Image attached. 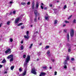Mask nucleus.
Segmentation results:
<instances>
[{
	"label": "nucleus",
	"instance_id": "nucleus-1",
	"mask_svg": "<svg viewBox=\"0 0 76 76\" xmlns=\"http://www.w3.org/2000/svg\"><path fill=\"white\" fill-rule=\"evenodd\" d=\"M31 60V57L29 56H27L25 61V63L24 64V67L25 68H27L28 66V63Z\"/></svg>",
	"mask_w": 76,
	"mask_h": 76
},
{
	"label": "nucleus",
	"instance_id": "nucleus-2",
	"mask_svg": "<svg viewBox=\"0 0 76 76\" xmlns=\"http://www.w3.org/2000/svg\"><path fill=\"white\" fill-rule=\"evenodd\" d=\"M34 13L35 15V18H34V21L35 22H37V16L38 15L39 16V13H38V12L37 10H35L34 11Z\"/></svg>",
	"mask_w": 76,
	"mask_h": 76
},
{
	"label": "nucleus",
	"instance_id": "nucleus-3",
	"mask_svg": "<svg viewBox=\"0 0 76 76\" xmlns=\"http://www.w3.org/2000/svg\"><path fill=\"white\" fill-rule=\"evenodd\" d=\"M36 71H37V69H35V68H33L31 69V73L33 74H34V75H37V72Z\"/></svg>",
	"mask_w": 76,
	"mask_h": 76
},
{
	"label": "nucleus",
	"instance_id": "nucleus-4",
	"mask_svg": "<svg viewBox=\"0 0 76 76\" xmlns=\"http://www.w3.org/2000/svg\"><path fill=\"white\" fill-rule=\"evenodd\" d=\"M67 62V60H65L63 63V64L64 65V69H67V66L66 65L68 64Z\"/></svg>",
	"mask_w": 76,
	"mask_h": 76
},
{
	"label": "nucleus",
	"instance_id": "nucleus-5",
	"mask_svg": "<svg viewBox=\"0 0 76 76\" xmlns=\"http://www.w3.org/2000/svg\"><path fill=\"white\" fill-rule=\"evenodd\" d=\"M70 34L71 37H73L74 35V30L73 29H71L70 30Z\"/></svg>",
	"mask_w": 76,
	"mask_h": 76
},
{
	"label": "nucleus",
	"instance_id": "nucleus-6",
	"mask_svg": "<svg viewBox=\"0 0 76 76\" xmlns=\"http://www.w3.org/2000/svg\"><path fill=\"white\" fill-rule=\"evenodd\" d=\"M26 71L25 70L22 74H20L19 76H24L26 75Z\"/></svg>",
	"mask_w": 76,
	"mask_h": 76
},
{
	"label": "nucleus",
	"instance_id": "nucleus-7",
	"mask_svg": "<svg viewBox=\"0 0 76 76\" xmlns=\"http://www.w3.org/2000/svg\"><path fill=\"white\" fill-rule=\"evenodd\" d=\"M19 20H20V18H16L15 20V24H17L19 22Z\"/></svg>",
	"mask_w": 76,
	"mask_h": 76
},
{
	"label": "nucleus",
	"instance_id": "nucleus-8",
	"mask_svg": "<svg viewBox=\"0 0 76 76\" xmlns=\"http://www.w3.org/2000/svg\"><path fill=\"white\" fill-rule=\"evenodd\" d=\"M46 74L47 73L45 72H41L40 73L39 76H45Z\"/></svg>",
	"mask_w": 76,
	"mask_h": 76
},
{
	"label": "nucleus",
	"instance_id": "nucleus-9",
	"mask_svg": "<svg viewBox=\"0 0 76 76\" xmlns=\"http://www.w3.org/2000/svg\"><path fill=\"white\" fill-rule=\"evenodd\" d=\"M8 53H11V49H8L7 50L5 51V53L6 54Z\"/></svg>",
	"mask_w": 76,
	"mask_h": 76
},
{
	"label": "nucleus",
	"instance_id": "nucleus-10",
	"mask_svg": "<svg viewBox=\"0 0 76 76\" xmlns=\"http://www.w3.org/2000/svg\"><path fill=\"white\" fill-rule=\"evenodd\" d=\"M7 58L8 59H9V58L11 59L13 58V55H10V56H9L7 57Z\"/></svg>",
	"mask_w": 76,
	"mask_h": 76
},
{
	"label": "nucleus",
	"instance_id": "nucleus-11",
	"mask_svg": "<svg viewBox=\"0 0 76 76\" xmlns=\"http://www.w3.org/2000/svg\"><path fill=\"white\" fill-rule=\"evenodd\" d=\"M45 18L46 20H49V16H48V15L45 16Z\"/></svg>",
	"mask_w": 76,
	"mask_h": 76
},
{
	"label": "nucleus",
	"instance_id": "nucleus-12",
	"mask_svg": "<svg viewBox=\"0 0 76 76\" xmlns=\"http://www.w3.org/2000/svg\"><path fill=\"white\" fill-rule=\"evenodd\" d=\"M24 37L25 39H29V36L28 35H24Z\"/></svg>",
	"mask_w": 76,
	"mask_h": 76
},
{
	"label": "nucleus",
	"instance_id": "nucleus-13",
	"mask_svg": "<svg viewBox=\"0 0 76 76\" xmlns=\"http://www.w3.org/2000/svg\"><path fill=\"white\" fill-rule=\"evenodd\" d=\"M50 48V46L47 45L45 46V50H47V49H48V48Z\"/></svg>",
	"mask_w": 76,
	"mask_h": 76
},
{
	"label": "nucleus",
	"instance_id": "nucleus-14",
	"mask_svg": "<svg viewBox=\"0 0 76 76\" xmlns=\"http://www.w3.org/2000/svg\"><path fill=\"white\" fill-rule=\"evenodd\" d=\"M23 23H20L18 24L17 26H21V25H23Z\"/></svg>",
	"mask_w": 76,
	"mask_h": 76
},
{
	"label": "nucleus",
	"instance_id": "nucleus-15",
	"mask_svg": "<svg viewBox=\"0 0 76 76\" xmlns=\"http://www.w3.org/2000/svg\"><path fill=\"white\" fill-rule=\"evenodd\" d=\"M58 21L57 20H55L54 21V23L55 25H56V24H57V22Z\"/></svg>",
	"mask_w": 76,
	"mask_h": 76
},
{
	"label": "nucleus",
	"instance_id": "nucleus-16",
	"mask_svg": "<svg viewBox=\"0 0 76 76\" xmlns=\"http://www.w3.org/2000/svg\"><path fill=\"white\" fill-rule=\"evenodd\" d=\"M19 71L20 72H22V68L21 67H20L19 68Z\"/></svg>",
	"mask_w": 76,
	"mask_h": 76
},
{
	"label": "nucleus",
	"instance_id": "nucleus-17",
	"mask_svg": "<svg viewBox=\"0 0 76 76\" xmlns=\"http://www.w3.org/2000/svg\"><path fill=\"white\" fill-rule=\"evenodd\" d=\"M20 48L21 50H22L23 49V45H21L20 47Z\"/></svg>",
	"mask_w": 76,
	"mask_h": 76
},
{
	"label": "nucleus",
	"instance_id": "nucleus-18",
	"mask_svg": "<svg viewBox=\"0 0 76 76\" xmlns=\"http://www.w3.org/2000/svg\"><path fill=\"white\" fill-rule=\"evenodd\" d=\"M66 60H67H67H69V56H67L66 58Z\"/></svg>",
	"mask_w": 76,
	"mask_h": 76
},
{
	"label": "nucleus",
	"instance_id": "nucleus-19",
	"mask_svg": "<svg viewBox=\"0 0 76 76\" xmlns=\"http://www.w3.org/2000/svg\"><path fill=\"white\" fill-rule=\"evenodd\" d=\"M32 46H33V44H31L30 45V46L29 47V48L31 49L32 48Z\"/></svg>",
	"mask_w": 76,
	"mask_h": 76
},
{
	"label": "nucleus",
	"instance_id": "nucleus-20",
	"mask_svg": "<svg viewBox=\"0 0 76 76\" xmlns=\"http://www.w3.org/2000/svg\"><path fill=\"white\" fill-rule=\"evenodd\" d=\"M14 66H12L10 68L12 70H13V69H14Z\"/></svg>",
	"mask_w": 76,
	"mask_h": 76
},
{
	"label": "nucleus",
	"instance_id": "nucleus-21",
	"mask_svg": "<svg viewBox=\"0 0 76 76\" xmlns=\"http://www.w3.org/2000/svg\"><path fill=\"white\" fill-rule=\"evenodd\" d=\"M2 63H6V60L5 59H4L2 62Z\"/></svg>",
	"mask_w": 76,
	"mask_h": 76
},
{
	"label": "nucleus",
	"instance_id": "nucleus-22",
	"mask_svg": "<svg viewBox=\"0 0 76 76\" xmlns=\"http://www.w3.org/2000/svg\"><path fill=\"white\" fill-rule=\"evenodd\" d=\"M25 26H21L20 28H21V29H24L25 28Z\"/></svg>",
	"mask_w": 76,
	"mask_h": 76
},
{
	"label": "nucleus",
	"instance_id": "nucleus-23",
	"mask_svg": "<svg viewBox=\"0 0 76 76\" xmlns=\"http://www.w3.org/2000/svg\"><path fill=\"white\" fill-rule=\"evenodd\" d=\"M21 4H22V5H23V6H25V5H26V3L25 2L22 3Z\"/></svg>",
	"mask_w": 76,
	"mask_h": 76
},
{
	"label": "nucleus",
	"instance_id": "nucleus-24",
	"mask_svg": "<svg viewBox=\"0 0 76 76\" xmlns=\"http://www.w3.org/2000/svg\"><path fill=\"white\" fill-rule=\"evenodd\" d=\"M13 61V58L10 59V62H12Z\"/></svg>",
	"mask_w": 76,
	"mask_h": 76
},
{
	"label": "nucleus",
	"instance_id": "nucleus-25",
	"mask_svg": "<svg viewBox=\"0 0 76 76\" xmlns=\"http://www.w3.org/2000/svg\"><path fill=\"white\" fill-rule=\"evenodd\" d=\"M36 8L37 9H38V6H39V4L37 3L36 4Z\"/></svg>",
	"mask_w": 76,
	"mask_h": 76
},
{
	"label": "nucleus",
	"instance_id": "nucleus-26",
	"mask_svg": "<svg viewBox=\"0 0 76 76\" xmlns=\"http://www.w3.org/2000/svg\"><path fill=\"white\" fill-rule=\"evenodd\" d=\"M67 38H68V40L69 41V33L68 34Z\"/></svg>",
	"mask_w": 76,
	"mask_h": 76
},
{
	"label": "nucleus",
	"instance_id": "nucleus-27",
	"mask_svg": "<svg viewBox=\"0 0 76 76\" xmlns=\"http://www.w3.org/2000/svg\"><path fill=\"white\" fill-rule=\"evenodd\" d=\"M29 31H26V34L27 35V36H28H28L29 35Z\"/></svg>",
	"mask_w": 76,
	"mask_h": 76
},
{
	"label": "nucleus",
	"instance_id": "nucleus-28",
	"mask_svg": "<svg viewBox=\"0 0 76 76\" xmlns=\"http://www.w3.org/2000/svg\"><path fill=\"white\" fill-rule=\"evenodd\" d=\"M66 8H67V5H65L64 7V9H66Z\"/></svg>",
	"mask_w": 76,
	"mask_h": 76
},
{
	"label": "nucleus",
	"instance_id": "nucleus-29",
	"mask_svg": "<svg viewBox=\"0 0 76 76\" xmlns=\"http://www.w3.org/2000/svg\"><path fill=\"white\" fill-rule=\"evenodd\" d=\"M47 67L46 66H43V69H47Z\"/></svg>",
	"mask_w": 76,
	"mask_h": 76
},
{
	"label": "nucleus",
	"instance_id": "nucleus-30",
	"mask_svg": "<svg viewBox=\"0 0 76 76\" xmlns=\"http://www.w3.org/2000/svg\"><path fill=\"white\" fill-rule=\"evenodd\" d=\"M50 53V51L49 50H48V52H47V54H49Z\"/></svg>",
	"mask_w": 76,
	"mask_h": 76
},
{
	"label": "nucleus",
	"instance_id": "nucleus-31",
	"mask_svg": "<svg viewBox=\"0 0 76 76\" xmlns=\"http://www.w3.org/2000/svg\"><path fill=\"white\" fill-rule=\"evenodd\" d=\"M73 23H76V20L75 19L73 21Z\"/></svg>",
	"mask_w": 76,
	"mask_h": 76
},
{
	"label": "nucleus",
	"instance_id": "nucleus-32",
	"mask_svg": "<svg viewBox=\"0 0 76 76\" xmlns=\"http://www.w3.org/2000/svg\"><path fill=\"white\" fill-rule=\"evenodd\" d=\"M65 22L66 23H69V21H68L67 20L65 21Z\"/></svg>",
	"mask_w": 76,
	"mask_h": 76
},
{
	"label": "nucleus",
	"instance_id": "nucleus-33",
	"mask_svg": "<svg viewBox=\"0 0 76 76\" xmlns=\"http://www.w3.org/2000/svg\"><path fill=\"white\" fill-rule=\"evenodd\" d=\"M64 32H65V33H66L67 32V29H64Z\"/></svg>",
	"mask_w": 76,
	"mask_h": 76
},
{
	"label": "nucleus",
	"instance_id": "nucleus-34",
	"mask_svg": "<svg viewBox=\"0 0 76 76\" xmlns=\"http://www.w3.org/2000/svg\"><path fill=\"white\" fill-rule=\"evenodd\" d=\"M10 21H8L7 23V25H9V24H10Z\"/></svg>",
	"mask_w": 76,
	"mask_h": 76
},
{
	"label": "nucleus",
	"instance_id": "nucleus-35",
	"mask_svg": "<svg viewBox=\"0 0 76 76\" xmlns=\"http://www.w3.org/2000/svg\"><path fill=\"white\" fill-rule=\"evenodd\" d=\"M71 51V49H70V48H69V49L68 50V52L70 53V52Z\"/></svg>",
	"mask_w": 76,
	"mask_h": 76
},
{
	"label": "nucleus",
	"instance_id": "nucleus-36",
	"mask_svg": "<svg viewBox=\"0 0 76 76\" xmlns=\"http://www.w3.org/2000/svg\"><path fill=\"white\" fill-rule=\"evenodd\" d=\"M72 15H70L69 17L68 18V19H70L71 18H72Z\"/></svg>",
	"mask_w": 76,
	"mask_h": 76
},
{
	"label": "nucleus",
	"instance_id": "nucleus-37",
	"mask_svg": "<svg viewBox=\"0 0 76 76\" xmlns=\"http://www.w3.org/2000/svg\"><path fill=\"white\" fill-rule=\"evenodd\" d=\"M57 72L56 71L54 72V75H57Z\"/></svg>",
	"mask_w": 76,
	"mask_h": 76
},
{
	"label": "nucleus",
	"instance_id": "nucleus-38",
	"mask_svg": "<svg viewBox=\"0 0 76 76\" xmlns=\"http://www.w3.org/2000/svg\"><path fill=\"white\" fill-rule=\"evenodd\" d=\"M23 58H26V55H23Z\"/></svg>",
	"mask_w": 76,
	"mask_h": 76
},
{
	"label": "nucleus",
	"instance_id": "nucleus-39",
	"mask_svg": "<svg viewBox=\"0 0 76 76\" xmlns=\"http://www.w3.org/2000/svg\"><path fill=\"white\" fill-rule=\"evenodd\" d=\"M10 42H12V41H13V39H10Z\"/></svg>",
	"mask_w": 76,
	"mask_h": 76
},
{
	"label": "nucleus",
	"instance_id": "nucleus-40",
	"mask_svg": "<svg viewBox=\"0 0 76 76\" xmlns=\"http://www.w3.org/2000/svg\"><path fill=\"white\" fill-rule=\"evenodd\" d=\"M13 14H15L16 13V11H14L13 12Z\"/></svg>",
	"mask_w": 76,
	"mask_h": 76
},
{
	"label": "nucleus",
	"instance_id": "nucleus-41",
	"mask_svg": "<svg viewBox=\"0 0 76 76\" xmlns=\"http://www.w3.org/2000/svg\"><path fill=\"white\" fill-rule=\"evenodd\" d=\"M71 60L72 61H74L75 60V59H74L73 58H71Z\"/></svg>",
	"mask_w": 76,
	"mask_h": 76
},
{
	"label": "nucleus",
	"instance_id": "nucleus-42",
	"mask_svg": "<svg viewBox=\"0 0 76 76\" xmlns=\"http://www.w3.org/2000/svg\"><path fill=\"white\" fill-rule=\"evenodd\" d=\"M42 44V42L40 43H39V45L41 46V45Z\"/></svg>",
	"mask_w": 76,
	"mask_h": 76
},
{
	"label": "nucleus",
	"instance_id": "nucleus-43",
	"mask_svg": "<svg viewBox=\"0 0 76 76\" xmlns=\"http://www.w3.org/2000/svg\"><path fill=\"white\" fill-rule=\"evenodd\" d=\"M51 60L52 61H53H53H54L55 60L54 59H51Z\"/></svg>",
	"mask_w": 76,
	"mask_h": 76
},
{
	"label": "nucleus",
	"instance_id": "nucleus-44",
	"mask_svg": "<svg viewBox=\"0 0 76 76\" xmlns=\"http://www.w3.org/2000/svg\"><path fill=\"white\" fill-rule=\"evenodd\" d=\"M27 4L28 5H29V4H30V2H28L27 3Z\"/></svg>",
	"mask_w": 76,
	"mask_h": 76
},
{
	"label": "nucleus",
	"instance_id": "nucleus-45",
	"mask_svg": "<svg viewBox=\"0 0 76 76\" xmlns=\"http://www.w3.org/2000/svg\"><path fill=\"white\" fill-rule=\"evenodd\" d=\"M34 4H33V6H32V9H34Z\"/></svg>",
	"mask_w": 76,
	"mask_h": 76
},
{
	"label": "nucleus",
	"instance_id": "nucleus-46",
	"mask_svg": "<svg viewBox=\"0 0 76 76\" xmlns=\"http://www.w3.org/2000/svg\"><path fill=\"white\" fill-rule=\"evenodd\" d=\"M41 7L42 9H43V7L42 5L41 6Z\"/></svg>",
	"mask_w": 76,
	"mask_h": 76
},
{
	"label": "nucleus",
	"instance_id": "nucleus-47",
	"mask_svg": "<svg viewBox=\"0 0 76 76\" xmlns=\"http://www.w3.org/2000/svg\"><path fill=\"white\" fill-rule=\"evenodd\" d=\"M3 67V65H0V68H1Z\"/></svg>",
	"mask_w": 76,
	"mask_h": 76
},
{
	"label": "nucleus",
	"instance_id": "nucleus-48",
	"mask_svg": "<svg viewBox=\"0 0 76 76\" xmlns=\"http://www.w3.org/2000/svg\"><path fill=\"white\" fill-rule=\"evenodd\" d=\"M23 40H22L21 42V43L23 44Z\"/></svg>",
	"mask_w": 76,
	"mask_h": 76
},
{
	"label": "nucleus",
	"instance_id": "nucleus-49",
	"mask_svg": "<svg viewBox=\"0 0 76 76\" xmlns=\"http://www.w3.org/2000/svg\"><path fill=\"white\" fill-rule=\"evenodd\" d=\"M66 24H64L63 25V27H65V26H66Z\"/></svg>",
	"mask_w": 76,
	"mask_h": 76
},
{
	"label": "nucleus",
	"instance_id": "nucleus-50",
	"mask_svg": "<svg viewBox=\"0 0 76 76\" xmlns=\"http://www.w3.org/2000/svg\"><path fill=\"white\" fill-rule=\"evenodd\" d=\"M40 20V17L39 16L38 18V20Z\"/></svg>",
	"mask_w": 76,
	"mask_h": 76
},
{
	"label": "nucleus",
	"instance_id": "nucleus-51",
	"mask_svg": "<svg viewBox=\"0 0 76 76\" xmlns=\"http://www.w3.org/2000/svg\"><path fill=\"white\" fill-rule=\"evenodd\" d=\"M44 9H45V10H47V7H45L44 8Z\"/></svg>",
	"mask_w": 76,
	"mask_h": 76
},
{
	"label": "nucleus",
	"instance_id": "nucleus-52",
	"mask_svg": "<svg viewBox=\"0 0 76 76\" xmlns=\"http://www.w3.org/2000/svg\"><path fill=\"white\" fill-rule=\"evenodd\" d=\"M7 72L6 71H5L4 72V74H7Z\"/></svg>",
	"mask_w": 76,
	"mask_h": 76
},
{
	"label": "nucleus",
	"instance_id": "nucleus-53",
	"mask_svg": "<svg viewBox=\"0 0 76 76\" xmlns=\"http://www.w3.org/2000/svg\"><path fill=\"white\" fill-rule=\"evenodd\" d=\"M12 3H13L12 1H11L10 2V4H12Z\"/></svg>",
	"mask_w": 76,
	"mask_h": 76
},
{
	"label": "nucleus",
	"instance_id": "nucleus-54",
	"mask_svg": "<svg viewBox=\"0 0 76 76\" xmlns=\"http://www.w3.org/2000/svg\"><path fill=\"white\" fill-rule=\"evenodd\" d=\"M52 4H50V7H52Z\"/></svg>",
	"mask_w": 76,
	"mask_h": 76
},
{
	"label": "nucleus",
	"instance_id": "nucleus-55",
	"mask_svg": "<svg viewBox=\"0 0 76 76\" xmlns=\"http://www.w3.org/2000/svg\"><path fill=\"white\" fill-rule=\"evenodd\" d=\"M1 25H2V23H1V24H0V27H1Z\"/></svg>",
	"mask_w": 76,
	"mask_h": 76
},
{
	"label": "nucleus",
	"instance_id": "nucleus-56",
	"mask_svg": "<svg viewBox=\"0 0 76 76\" xmlns=\"http://www.w3.org/2000/svg\"><path fill=\"white\" fill-rule=\"evenodd\" d=\"M41 4L42 6H43V5H44V4L43 3H42Z\"/></svg>",
	"mask_w": 76,
	"mask_h": 76
},
{
	"label": "nucleus",
	"instance_id": "nucleus-57",
	"mask_svg": "<svg viewBox=\"0 0 76 76\" xmlns=\"http://www.w3.org/2000/svg\"><path fill=\"white\" fill-rule=\"evenodd\" d=\"M50 69H52V67H50Z\"/></svg>",
	"mask_w": 76,
	"mask_h": 76
},
{
	"label": "nucleus",
	"instance_id": "nucleus-58",
	"mask_svg": "<svg viewBox=\"0 0 76 76\" xmlns=\"http://www.w3.org/2000/svg\"><path fill=\"white\" fill-rule=\"evenodd\" d=\"M37 61H38V60H39V59H38V58L37 59Z\"/></svg>",
	"mask_w": 76,
	"mask_h": 76
},
{
	"label": "nucleus",
	"instance_id": "nucleus-59",
	"mask_svg": "<svg viewBox=\"0 0 76 76\" xmlns=\"http://www.w3.org/2000/svg\"><path fill=\"white\" fill-rule=\"evenodd\" d=\"M73 69L74 70H75V68H73Z\"/></svg>",
	"mask_w": 76,
	"mask_h": 76
},
{
	"label": "nucleus",
	"instance_id": "nucleus-60",
	"mask_svg": "<svg viewBox=\"0 0 76 76\" xmlns=\"http://www.w3.org/2000/svg\"><path fill=\"white\" fill-rule=\"evenodd\" d=\"M34 34H36V33L34 32Z\"/></svg>",
	"mask_w": 76,
	"mask_h": 76
},
{
	"label": "nucleus",
	"instance_id": "nucleus-61",
	"mask_svg": "<svg viewBox=\"0 0 76 76\" xmlns=\"http://www.w3.org/2000/svg\"><path fill=\"white\" fill-rule=\"evenodd\" d=\"M31 27H32V25H31Z\"/></svg>",
	"mask_w": 76,
	"mask_h": 76
},
{
	"label": "nucleus",
	"instance_id": "nucleus-62",
	"mask_svg": "<svg viewBox=\"0 0 76 76\" xmlns=\"http://www.w3.org/2000/svg\"><path fill=\"white\" fill-rule=\"evenodd\" d=\"M37 32H38L37 31L36 33H37Z\"/></svg>",
	"mask_w": 76,
	"mask_h": 76
},
{
	"label": "nucleus",
	"instance_id": "nucleus-63",
	"mask_svg": "<svg viewBox=\"0 0 76 76\" xmlns=\"http://www.w3.org/2000/svg\"><path fill=\"white\" fill-rule=\"evenodd\" d=\"M38 55L39 56L40 55H38Z\"/></svg>",
	"mask_w": 76,
	"mask_h": 76
},
{
	"label": "nucleus",
	"instance_id": "nucleus-64",
	"mask_svg": "<svg viewBox=\"0 0 76 76\" xmlns=\"http://www.w3.org/2000/svg\"><path fill=\"white\" fill-rule=\"evenodd\" d=\"M57 2H58V1H57Z\"/></svg>",
	"mask_w": 76,
	"mask_h": 76
}]
</instances>
